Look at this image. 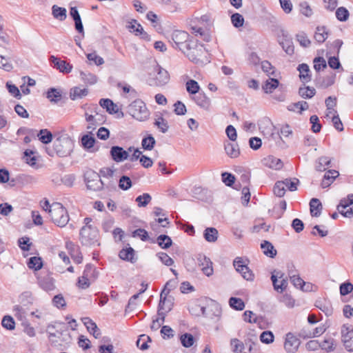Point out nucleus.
Returning <instances> with one entry per match:
<instances>
[{"mask_svg": "<svg viewBox=\"0 0 353 353\" xmlns=\"http://www.w3.org/2000/svg\"><path fill=\"white\" fill-rule=\"evenodd\" d=\"M233 265L236 272H239L244 279L250 281L254 280V274L253 272L250 269L248 265L244 264L242 258H235L233 261Z\"/></svg>", "mask_w": 353, "mask_h": 353, "instance_id": "9d476101", "label": "nucleus"}, {"mask_svg": "<svg viewBox=\"0 0 353 353\" xmlns=\"http://www.w3.org/2000/svg\"><path fill=\"white\" fill-rule=\"evenodd\" d=\"M226 154L231 158H236L240 154V150L237 144L226 141L224 144Z\"/></svg>", "mask_w": 353, "mask_h": 353, "instance_id": "2f4dec72", "label": "nucleus"}, {"mask_svg": "<svg viewBox=\"0 0 353 353\" xmlns=\"http://www.w3.org/2000/svg\"><path fill=\"white\" fill-rule=\"evenodd\" d=\"M229 305L232 309L237 311H241L245 308V303L241 298L230 297Z\"/></svg>", "mask_w": 353, "mask_h": 353, "instance_id": "09e8293b", "label": "nucleus"}, {"mask_svg": "<svg viewBox=\"0 0 353 353\" xmlns=\"http://www.w3.org/2000/svg\"><path fill=\"white\" fill-rule=\"evenodd\" d=\"M283 184L290 192H294L297 190V186L300 183L297 178H287L283 181Z\"/></svg>", "mask_w": 353, "mask_h": 353, "instance_id": "864d4df0", "label": "nucleus"}, {"mask_svg": "<svg viewBox=\"0 0 353 353\" xmlns=\"http://www.w3.org/2000/svg\"><path fill=\"white\" fill-rule=\"evenodd\" d=\"M156 171L159 175L163 176H169L174 172V170L167 165V163L163 161L158 163V168Z\"/></svg>", "mask_w": 353, "mask_h": 353, "instance_id": "8fccbe9b", "label": "nucleus"}, {"mask_svg": "<svg viewBox=\"0 0 353 353\" xmlns=\"http://www.w3.org/2000/svg\"><path fill=\"white\" fill-rule=\"evenodd\" d=\"M297 70L299 72V79L301 82L306 83L311 81V72L307 63L299 64Z\"/></svg>", "mask_w": 353, "mask_h": 353, "instance_id": "393cba45", "label": "nucleus"}, {"mask_svg": "<svg viewBox=\"0 0 353 353\" xmlns=\"http://www.w3.org/2000/svg\"><path fill=\"white\" fill-rule=\"evenodd\" d=\"M261 248L263 250V254L270 258H274L276 255L277 252L276 249L268 241H263L261 243Z\"/></svg>", "mask_w": 353, "mask_h": 353, "instance_id": "f704fd0d", "label": "nucleus"}, {"mask_svg": "<svg viewBox=\"0 0 353 353\" xmlns=\"http://www.w3.org/2000/svg\"><path fill=\"white\" fill-rule=\"evenodd\" d=\"M331 159L326 156H322L318 158L315 162V169L318 172H324L327 167L330 166Z\"/></svg>", "mask_w": 353, "mask_h": 353, "instance_id": "473e14b6", "label": "nucleus"}, {"mask_svg": "<svg viewBox=\"0 0 353 353\" xmlns=\"http://www.w3.org/2000/svg\"><path fill=\"white\" fill-rule=\"evenodd\" d=\"M310 122L312 124L311 130L314 133H318L321 131L322 125L320 123L319 117L314 114L310 118Z\"/></svg>", "mask_w": 353, "mask_h": 353, "instance_id": "0e129e2a", "label": "nucleus"}, {"mask_svg": "<svg viewBox=\"0 0 353 353\" xmlns=\"http://www.w3.org/2000/svg\"><path fill=\"white\" fill-rule=\"evenodd\" d=\"M278 42L287 54L292 55L294 53L292 37L286 30H281Z\"/></svg>", "mask_w": 353, "mask_h": 353, "instance_id": "1a4fd4ad", "label": "nucleus"}, {"mask_svg": "<svg viewBox=\"0 0 353 353\" xmlns=\"http://www.w3.org/2000/svg\"><path fill=\"white\" fill-rule=\"evenodd\" d=\"M274 336L271 331H263L260 335V340L263 343L270 344L274 341Z\"/></svg>", "mask_w": 353, "mask_h": 353, "instance_id": "338daca9", "label": "nucleus"}, {"mask_svg": "<svg viewBox=\"0 0 353 353\" xmlns=\"http://www.w3.org/2000/svg\"><path fill=\"white\" fill-rule=\"evenodd\" d=\"M222 181L226 186L232 187L234 189L239 190L241 188V183H235L236 178L234 174L230 172H224L221 174Z\"/></svg>", "mask_w": 353, "mask_h": 353, "instance_id": "a878e982", "label": "nucleus"}, {"mask_svg": "<svg viewBox=\"0 0 353 353\" xmlns=\"http://www.w3.org/2000/svg\"><path fill=\"white\" fill-rule=\"evenodd\" d=\"M341 338L345 348L349 351H353V328L343 325L341 328Z\"/></svg>", "mask_w": 353, "mask_h": 353, "instance_id": "4468645a", "label": "nucleus"}, {"mask_svg": "<svg viewBox=\"0 0 353 353\" xmlns=\"http://www.w3.org/2000/svg\"><path fill=\"white\" fill-rule=\"evenodd\" d=\"M182 345L185 347H190L193 345L195 339L192 334L185 333L180 336Z\"/></svg>", "mask_w": 353, "mask_h": 353, "instance_id": "603ef678", "label": "nucleus"}, {"mask_svg": "<svg viewBox=\"0 0 353 353\" xmlns=\"http://www.w3.org/2000/svg\"><path fill=\"white\" fill-rule=\"evenodd\" d=\"M308 108H309V105L307 101H298L296 103H294L290 105L288 107V109L290 111H295V108H299V112L300 114H301L303 111L307 110Z\"/></svg>", "mask_w": 353, "mask_h": 353, "instance_id": "6e6d98bb", "label": "nucleus"}, {"mask_svg": "<svg viewBox=\"0 0 353 353\" xmlns=\"http://www.w3.org/2000/svg\"><path fill=\"white\" fill-rule=\"evenodd\" d=\"M100 105L103 108H105L107 112L110 114H117L118 118H122L123 113L119 111V109L117 104L114 103L113 101L109 99H101L99 101Z\"/></svg>", "mask_w": 353, "mask_h": 353, "instance_id": "6ab92c4d", "label": "nucleus"}, {"mask_svg": "<svg viewBox=\"0 0 353 353\" xmlns=\"http://www.w3.org/2000/svg\"><path fill=\"white\" fill-rule=\"evenodd\" d=\"M92 270V267L87 265L85 270L83 272V275L79 278L78 285L82 289H86L90 286L89 279L88 278V272Z\"/></svg>", "mask_w": 353, "mask_h": 353, "instance_id": "c03bdc74", "label": "nucleus"}, {"mask_svg": "<svg viewBox=\"0 0 353 353\" xmlns=\"http://www.w3.org/2000/svg\"><path fill=\"white\" fill-rule=\"evenodd\" d=\"M296 39L299 43V44L304 48L309 47L311 41L308 39L306 33L304 32H300L296 34Z\"/></svg>", "mask_w": 353, "mask_h": 353, "instance_id": "052dcab7", "label": "nucleus"}, {"mask_svg": "<svg viewBox=\"0 0 353 353\" xmlns=\"http://www.w3.org/2000/svg\"><path fill=\"white\" fill-rule=\"evenodd\" d=\"M218 230L215 228H207L203 232V237L206 241L214 243L218 239Z\"/></svg>", "mask_w": 353, "mask_h": 353, "instance_id": "58836bf2", "label": "nucleus"}, {"mask_svg": "<svg viewBox=\"0 0 353 353\" xmlns=\"http://www.w3.org/2000/svg\"><path fill=\"white\" fill-rule=\"evenodd\" d=\"M185 88L190 94L195 95L200 92V85L199 83L194 79H188L185 83Z\"/></svg>", "mask_w": 353, "mask_h": 353, "instance_id": "37998d69", "label": "nucleus"}, {"mask_svg": "<svg viewBox=\"0 0 353 353\" xmlns=\"http://www.w3.org/2000/svg\"><path fill=\"white\" fill-rule=\"evenodd\" d=\"M296 272V270L290 269V267H288V275L291 283L296 288L300 289L305 285V281L300 277Z\"/></svg>", "mask_w": 353, "mask_h": 353, "instance_id": "bb28decb", "label": "nucleus"}, {"mask_svg": "<svg viewBox=\"0 0 353 353\" xmlns=\"http://www.w3.org/2000/svg\"><path fill=\"white\" fill-rule=\"evenodd\" d=\"M160 261L166 266H171L174 263L173 259L168 254L160 252L156 254Z\"/></svg>", "mask_w": 353, "mask_h": 353, "instance_id": "774afa93", "label": "nucleus"}, {"mask_svg": "<svg viewBox=\"0 0 353 353\" xmlns=\"http://www.w3.org/2000/svg\"><path fill=\"white\" fill-rule=\"evenodd\" d=\"M190 48H186L185 52L190 61L195 63H199L201 61V58L205 54V49L203 45L199 43L195 39L192 41Z\"/></svg>", "mask_w": 353, "mask_h": 353, "instance_id": "423d86ee", "label": "nucleus"}, {"mask_svg": "<svg viewBox=\"0 0 353 353\" xmlns=\"http://www.w3.org/2000/svg\"><path fill=\"white\" fill-rule=\"evenodd\" d=\"M310 214L312 216H319L323 210V206L321 201L317 198H312L310 201Z\"/></svg>", "mask_w": 353, "mask_h": 353, "instance_id": "cd10ccee", "label": "nucleus"}, {"mask_svg": "<svg viewBox=\"0 0 353 353\" xmlns=\"http://www.w3.org/2000/svg\"><path fill=\"white\" fill-rule=\"evenodd\" d=\"M39 285L45 291H52L55 288L54 281L48 271H41L37 274Z\"/></svg>", "mask_w": 353, "mask_h": 353, "instance_id": "9b49d317", "label": "nucleus"}, {"mask_svg": "<svg viewBox=\"0 0 353 353\" xmlns=\"http://www.w3.org/2000/svg\"><path fill=\"white\" fill-rule=\"evenodd\" d=\"M279 81L275 78H269L262 85V89L266 94H271L279 86Z\"/></svg>", "mask_w": 353, "mask_h": 353, "instance_id": "7c9ffc66", "label": "nucleus"}, {"mask_svg": "<svg viewBox=\"0 0 353 353\" xmlns=\"http://www.w3.org/2000/svg\"><path fill=\"white\" fill-rule=\"evenodd\" d=\"M231 21L234 27L241 28L243 26L244 18L241 14L236 12L232 14Z\"/></svg>", "mask_w": 353, "mask_h": 353, "instance_id": "69168bd1", "label": "nucleus"}, {"mask_svg": "<svg viewBox=\"0 0 353 353\" xmlns=\"http://www.w3.org/2000/svg\"><path fill=\"white\" fill-rule=\"evenodd\" d=\"M128 29L130 32L134 33L137 36H139L141 39L145 40H149V35L146 32L144 31L143 27L140 23L134 19L130 21L127 26Z\"/></svg>", "mask_w": 353, "mask_h": 353, "instance_id": "aec40b11", "label": "nucleus"}, {"mask_svg": "<svg viewBox=\"0 0 353 353\" xmlns=\"http://www.w3.org/2000/svg\"><path fill=\"white\" fill-rule=\"evenodd\" d=\"M156 243L162 249L166 250L172 245V240L166 234H160L156 238Z\"/></svg>", "mask_w": 353, "mask_h": 353, "instance_id": "ea45409f", "label": "nucleus"}, {"mask_svg": "<svg viewBox=\"0 0 353 353\" xmlns=\"http://www.w3.org/2000/svg\"><path fill=\"white\" fill-rule=\"evenodd\" d=\"M80 240L85 246L99 245V232L96 227L83 226L80 231Z\"/></svg>", "mask_w": 353, "mask_h": 353, "instance_id": "20e7f679", "label": "nucleus"}, {"mask_svg": "<svg viewBox=\"0 0 353 353\" xmlns=\"http://www.w3.org/2000/svg\"><path fill=\"white\" fill-rule=\"evenodd\" d=\"M328 31L325 26H318L314 33V39L319 43H323L328 37Z\"/></svg>", "mask_w": 353, "mask_h": 353, "instance_id": "4c0bfd02", "label": "nucleus"}, {"mask_svg": "<svg viewBox=\"0 0 353 353\" xmlns=\"http://www.w3.org/2000/svg\"><path fill=\"white\" fill-rule=\"evenodd\" d=\"M301 344L299 337L292 332H288L285 335L284 348L288 353H295Z\"/></svg>", "mask_w": 353, "mask_h": 353, "instance_id": "ddd939ff", "label": "nucleus"}, {"mask_svg": "<svg viewBox=\"0 0 353 353\" xmlns=\"http://www.w3.org/2000/svg\"><path fill=\"white\" fill-rule=\"evenodd\" d=\"M170 77L168 71L163 68L156 61V86H163L170 81Z\"/></svg>", "mask_w": 353, "mask_h": 353, "instance_id": "f3484780", "label": "nucleus"}, {"mask_svg": "<svg viewBox=\"0 0 353 353\" xmlns=\"http://www.w3.org/2000/svg\"><path fill=\"white\" fill-rule=\"evenodd\" d=\"M336 74H332L330 75L322 76L318 74L314 79L315 85L318 88L325 89L332 86L335 82Z\"/></svg>", "mask_w": 353, "mask_h": 353, "instance_id": "2eb2a0df", "label": "nucleus"}, {"mask_svg": "<svg viewBox=\"0 0 353 353\" xmlns=\"http://www.w3.org/2000/svg\"><path fill=\"white\" fill-rule=\"evenodd\" d=\"M52 14L55 19L63 21L67 17V10L65 8L53 5L52 7Z\"/></svg>", "mask_w": 353, "mask_h": 353, "instance_id": "c9c22d12", "label": "nucleus"}, {"mask_svg": "<svg viewBox=\"0 0 353 353\" xmlns=\"http://www.w3.org/2000/svg\"><path fill=\"white\" fill-rule=\"evenodd\" d=\"M88 90L86 88H74L70 92V98L74 100L77 98H82L88 94Z\"/></svg>", "mask_w": 353, "mask_h": 353, "instance_id": "13d9d810", "label": "nucleus"}, {"mask_svg": "<svg viewBox=\"0 0 353 353\" xmlns=\"http://www.w3.org/2000/svg\"><path fill=\"white\" fill-rule=\"evenodd\" d=\"M283 183V181H278L275 183L273 187V192L275 196L282 197L285 195L286 190Z\"/></svg>", "mask_w": 353, "mask_h": 353, "instance_id": "5fc2aeb1", "label": "nucleus"}, {"mask_svg": "<svg viewBox=\"0 0 353 353\" xmlns=\"http://www.w3.org/2000/svg\"><path fill=\"white\" fill-rule=\"evenodd\" d=\"M172 40L173 41V47L178 48L181 52H185L186 48H190L192 37L190 38V34L183 30H174L172 33Z\"/></svg>", "mask_w": 353, "mask_h": 353, "instance_id": "39448f33", "label": "nucleus"}, {"mask_svg": "<svg viewBox=\"0 0 353 353\" xmlns=\"http://www.w3.org/2000/svg\"><path fill=\"white\" fill-rule=\"evenodd\" d=\"M314 69L316 72L327 68V63L323 57H316L313 59Z\"/></svg>", "mask_w": 353, "mask_h": 353, "instance_id": "4d7b16f0", "label": "nucleus"}, {"mask_svg": "<svg viewBox=\"0 0 353 353\" xmlns=\"http://www.w3.org/2000/svg\"><path fill=\"white\" fill-rule=\"evenodd\" d=\"M38 137L39 140L45 144L50 143L52 140V134L47 129L41 130Z\"/></svg>", "mask_w": 353, "mask_h": 353, "instance_id": "680f3d73", "label": "nucleus"}, {"mask_svg": "<svg viewBox=\"0 0 353 353\" xmlns=\"http://www.w3.org/2000/svg\"><path fill=\"white\" fill-rule=\"evenodd\" d=\"M82 321L83 324L85 325L87 330L88 332L96 338H99L100 336V330L98 328L96 323L90 319L89 317H85L82 319Z\"/></svg>", "mask_w": 353, "mask_h": 353, "instance_id": "c85d7f7f", "label": "nucleus"}, {"mask_svg": "<svg viewBox=\"0 0 353 353\" xmlns=\"http://www.w3.org/2000/svg\"><path fill=\"white\" fill-rule=\"evenodd\" d=\"M169 293L170 290L165 287L160 294L157 310L158 317L156 318V323L159 325L164 322L166 314L172 309L174 305V298L170 296Z\"/></svg>", "mask_w": 353, "mask_h": 353, "instance_id": "f257e3e1", "label": "nucleus"}, {"mask_svg": "<svg viewBox=\"0 0 353 353\" xmlns=\"http://www.w3.org/2000/svg\"><path fill=\"white\" fill-rule=\"evenodd\" d=\"M339 174V172L335 170H327L324 174L323 179L321 181V187L323 188L329 187Z\"/></svg>", "mask_w": 353, "mask_h": 353, "instance_id": "c756f323", "label": "nucleus"}, {"mask_svg": "<svg viewBox=\"0 0 353 353\" xmlns=\"http://www.w3.org/2000/svg\"><path fill=\"white\" fill-rule=\"evenodd\" d=\"M74 147L72 140L66 135H61L56 138L53 142V152H48L53 156L54 152L59 157H63L70 154Z\"/></svg>", "mask_w": 353, "mask_h": 353, "instance_id": "f03ea898", "label": "nucleus"}, {"mask_svg": "<svg viewBox=\"0 0 353 353\" xmlns=\"http://www.w3.org/2000/svg\"><path fill=\"white\" fill-rule=\"evenodd\" d=\"M80 76L81 80L87 84L93 85L97 83V77L95 74H92L88 72H80Z\"/></svg>", "mask_w": 353, "mask_h": 353, "instance_id": "3c124183", "label": "nucleus"}, {"mask_svg": "<svg viewBox=\"0 0 353 353\" xmlns=\"http://www.w3.org/2000/svg\"><path fill=\"white\" fill-rule=\"evenodd\" d=\"M350 16L348 10L345 7H340L336 10V17L339 21H346Z\"/></svg>", "mask_w": 353, "mask_h": 353, "instance_id": "bf43d9fd", "label": "nucleus"}, {"mask_svg": "<svg viewBox=\"0 0 353 353\" xmlns=\"http://www.w3.org/2000/svg\"><path fill=\"white\" fill-rule=\"evenodd\" d=\"M284 273L280 270H274L271 274V281L272 282L274 289L279 292H283L288 287V280L283 278Z\"/></svg>", "mask_w": 353, "mask_h": 353, "instance_id": "f8f14e48", "label": "nucleus"}, {"mask_svg": "<svg viewBox=\"0 0 353 353\" xmlns=\"http://www.w3.org/2000/svg\"><path fill=\"white\" fill-rule=\"evenodd\" d=\"M81 144H82L83 147L85 150H87L90 152H93L92 148L94 145L96 140L92 135L85 134L81 137Z\"/></svg>", "mask_w": 353, "mask_h": 353, "instance_id": "a19ab883", "label": "nucleus"}, {"mask_svg": "<svg viewBox=\"0 0 353 353\" xmlns=\"http://www.w3.org/2000/svg\"><path fill=\"white\" fill-rule=\"evenodd\" d=\"M85 120L89 123V125L87 126L88 130H93L95 129V125L99 124L98 121H100L101 119L99 117L101 115L96 112L95 114H88V112H85Z\"/></svg>", "mask_w": 353, "mask_h": 353, "instance_id": "79ce46f5", "label": "nucleus"}, {"mask_svg": "<svg viewBox=\"0 0 353 353\" xmlns=\"http://www.w3.org/2000/svg\"><path fill=\"white\" fill-rule=\"evenodd\" d=\"M298 93L303 99H310L316 94V90L314 88L306 86L303 83V85L299 88Z\"/></svg>", "mask_w": 353, "mask_h": 353, "instance_id": "e433bc0d", "label": "nucleus"}, {"mask_svg": "<svg viewBox=\"0 0 353 353\" xmlns=\"http://www.w3.org/2000/svg\"><path fill=\"white\" fill-rule=\"evenodd\" d=\"M314 305L327 316L332 315L333 313V309L330 303L325 300H316Z\"/></svg>", "mask_w": 353, "mask_h": 353, "instance_id": "72a5a7b5", "label": "nucleus"}, {"mask_svg": "<svg viewBox=\"0 0 353 353\" xmlns=\"http://www.w3.org/2000/svg\"><path fill=\"white\" fill-rule=\"evenodd\" d=\"M110 154L114 161L120 162L128 159V151L124 150L121 147L113 146L111 148Z\"/></svg>", "mask_w": 353, "mask_h": 353, "instance_id": "5701e85b", "label": "nucleus"}, {"mask_svg": "<svg viewBox=\"0 0 353 353\" xmlns=\"http://www.w3.org/2000/svg\"><path fill=\"white\" fill-rule=\"evenodd\" d=\"M151 338L146 334H141L137 341V346L141 350H145L149 347L148 343H152Z\"/></svg>", "mask_w": 353, "mask_h": 353, "instance_id": "49530a36", "label": "nucleus"}, {"mask_svg": "<svg viewBox=\"0 0 353 353\" xmlns=\"http://www.w3.org/2000/svg\"><path fill=\"white\" fill-rule=\"evenodd\" d=\"M42 261L40 257L32 256L29 259L28 263V266L30 269H34V270H40L42 267Z\"/></svg>", "mask_w": 353, "mask_h": 353, "instance_id": "e2e57ef3", "label": "nucleus"}, {"mask_svg": "<svg viewBox=\"0 0 353 353\" xmlns=\"http://www.w3.org/2000/svg\"><path fill=\"white\" fill-rule=\"evenodd\" d=\"M46 97L51 102L57 103L61 99V93L58 89L52 88L48 90Z\"/></svg>", "mask_w": 353, "mask_h": 353, "instance_id": "de8ad7c7", "label": "nucleus"}, {"mask_svg": "<svg viewBox=\"0 0 353 353\" xmlns=\"http://www.w3.org/2000/svg\"><path fill=\"white\" fill-rule=\"evenodd\" d=\"M262 163L265 167H268L269 168L274 169L276 170H281L283 166V163L282 161L280 159H279L273 155H269V156L263 158L262 159Z\"/></svg>", "mask_w": 353, "mask_h": 353, "instance_id": "4be33fe9", "label": "nucleus"}, {"mask_svg": "<svg viewBox=\"0 0 353 353\" xmlns=\"http://www.w3.org/2000/svg\"><path fill=\"white\" fill-rule=\"evenodd\" d=\"M198 264L201 267L202 272L207 276H210L213 274L212 262L210 258L207 257L203 254H199L197 256Z\"/></svg>", "mask_w": 353, "mask_h": 353, "instance_id": "dca6fc26", "label": "nucleus"}, {"mask_svg": "<svg viewBox=\"0 0 353 353\" xmlns=\"http://www.w3.org/2000/svg\"><path fill=\"white\" fill-rule=\"evenodd\" d=\"M50 60L61 72L68 74L72 70V65L65 61L60 60L54 56L50 57Z\"/></svg>", "mask_w": 353, "mask_h": 353, "instance_id": "b1692460", "label": "nucleus"}, {"mask_svg": "<svg viewBox=\"0 0 353 353\" xmlns=\"http://www.w3.org/2000/svg\"><path fill=\"white\" fill-rule=\"evenodd\" d=\"M87 188L93 191H100L103 188L104 183L100 175L93 170L87 171L85 174Z\"/></svg>", "mask_w": 353, "mask_h": 353, "instance_id": "6e6552de", "label": "nucleus"}, {"mask_svg": "<svg viewBox=\"0 0 353 353\" xmlns=\"http://www.w3.org/2000/svg\"><path fill=\"white\" fill-rule=\"evenodd\" d=\"M49 216L52 223L60 228L65 227L70 220L67 209L60 203H52Z\"/></svg>", "mask_w": 353, "mask_h": 353, "instance_id": "7ed1b4c3", "label": "nucleus"}, {"mask_svg": "<svg viewBox=\"0 0 353 353\" xmlns=\"http://www.w3.org/2000/svg\"><path fill=\"white\" fill-rule=\"evenodd\" d=\"M192 99L201 108L209 110L211 107V100L208 97L203 91H201L192 97Z\"/></svg>", "mask_w": 353, "mask_h": 353, "instance_id": "a211bd4d", "label": "nucleus"}, {"mask_svg": "<svg viewBox=\"0 0 353 353\" xmlns=\"http://www.w3.org/2000/svg\"><path fill=\"white\" fill-rule=\"evenodd\" d=\"M169 212L161 208L156 207V223L159 224V227L169 228L170 221L168 219Z\"/></svg>", "mask_w": 353, "mask_h": 353, "instance_id": "412c9836", "label": "nucleus"}, {"mask_svg": "<svg viewBox=\"0 0 353 353\" xmlns=\"http://www.w3.org/2000/svg\"><path fill=\"white\" fill-rule=\"evenodd\" d=\"M119 257L125 261L133 262L134 259V250L131 247L123 249L119 252Z\"/></svg>", "mask_w": 353, "mask_h": 353, "instance_id": "a18cd8bd", "label": "nucleus"}, {"mask_svg": "<svg viewBox=\"0 0 353 353\" xmlns=\"http://www.w3.org/2000/svg\"><path fill=\"white\" fill-rule=\"evenodd\" d=\"M128 113L139 121H143L148 117L145 103L141 100H135L128 107Z\"/></svg>", "mask_w": 353, "mask_h": 353, "instance_id": "0eeeda50", "label": "nucleus"}]
</instances>
